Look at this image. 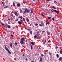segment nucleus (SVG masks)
<instances>
[{"label": "nucleus", "mask_w": 62, "mask_h": 62, "mask_svg": "<svg viewBox=\"0 0 62 62\" xmlns=\"http://www.w3.org/2000/svg\"><path fill=\"white\" fill-rule=\"evenodd\" d=\"M23 9L25 11L24 12V13H30V10L29 9H27V8L24 9Z\"/></svg>", "instance_id": "nucleus-1"}, {"label": "nucleus", "mask_w": 62, "mask_h": 62, "mask_svg": "<svg viewBox=\"0 0 62 62\" xmlns=\"http://www.w3.org/2000/svg\"><path fill=\"white\" fill-rule=\"evenodd\" d=\"M23 22V20H21L20 21H18L17 22V23H18V24H20V25H21V24H22V22Z\"/></svg>", "instance_id": "nucleus-2"}, {"label": "nucleus", "mask_w": 62, "mask_h": 62, "mask_svg": "<svg viewBox=\"0 0 62 62\" xmlns=\"http://www.w3.org/2000/svg\"><path fill=\"white\" fill-rule=\"evenodd\" d=\"M41 24H39V26H43L44 27V23H43L42 22H41Z\"/></svg>", "instance_id": "nucleus-3"}, {"label": "nucleus", "mask_w": 62, "mask_h": 62, "mask_svg": "<svg viewBox=\"0 0 62 62\" xmlns=\"http://www.w3.org/2000/svg\"><path fill=\"white\" fill-rule=\"evenodd\" d=\"M52 10H53L54 12H56V13H59V12L57 11L56 10H54V9H52Z\"/></svg>", "instance_id": "nucleus-4"}, {"label": "nucleus", "mask_w": 62, "mask_h": 62, "mask_svg": "<svg viewBox=\"0 0 62 62\" xmlns=\"http://www.w3.org/2000/svg\"><path fill=\"white\" fill-rule=\"evenodd\" d=\"M6 50H7V51H8V52L10 54H11V53L10 51H9V49H7Z\"/></svg>", "instance_id": "nucleus-5"}, {"label": "nucleus", "mask_w": 62, "mask_h": 62, "mask_svg": "<svg viewBox=\"0 0 62 62\" xmlns=\"http://www.w3.org/2000/svg\"><path fill=\"white\" fill-rule=\"evenodd\" d=\"M8 27V25L7 24H6L4 26V27L6 29Z\"/></svg>", "instance_id": "nucleus-6"}, {"label": "nucleus", "mask_w": 62, "mask_h": 62, "mask_svg": "<svg viewBox=\"0 0 62 62\" xmlns=\"http://www.w3.org/2000/svg\"><path fill=\"white\" fill-rule=\"evenodd\" d=\"M10 45L11 47V48L12 49L13 46H12V43H10Z\"/></svg>", "instance_id": "nucleus-7"}, {"label": "nucleus", "mask_w": 62, "mask_h": 62, "mask_svg": "<svg viewBox=\"0 0 62 62\" xmlns=\"http://www.w3.org/2000/svg\"><path fill=\"white\" fill-rule=\"evenodd\" d=\"M59 60H60L62 62V57H60L59 58Z\"/></svg>", "instance_id": "nucleus-8"}, {"label": "nucleus", "mask_w": 62, "mask_h": 62, "mask_svg": "<svg viewBox=\"0 0 62 62\" xmlns=\"http://www.w3.org/2000/svg\"><path fill=\"white\" fill-rule=\"evenodd\" d=\"M47 34L49 35V36L50 35V33L49 31H47Z\"/></svg>", "instance_id": "nucleus-9"}, {"label": "nucleus", "mask_w": 62, "mask_h": 62, "mask_svg": "<svg viewBox=\"0 0 62 62\" xmlns=\"http://www.w3.org/2000/svg\"><path fill=\"white\" fill-rule=\"evenodd\" d=\"M30 45L31 46V50H32V49H33V46L31 44H30Z\"/></svg>", "instance_id": "nucleus-10"}, {"label": "nucleus", "mask_w": 62, "mask_h": 62, "mask_svg": "<svg viewBox=\"0 0 62 62\" xmlns=\"http://www.w3.org/2000/svg\"><path fill=\"white\" fill-rule=\"evenodd\" d=\"M14 13L15 14V15H16V16H18V14H17V13L16 12H14Z\"/></svg>", "instance_id": "nucleus-11"}, {"label": "nucleus", "mask_w": 62, "mask_h": 62, "mask_svg": "<svg viewBox=\"0 0 62 62\" xmlns=\"http://www.w3.org/2000/svg\"><path fill=\"white\" fill-rule=\"evenodd\" d=\"M20 42L21 44H24V42H23V41H21Z\"/></svg>", "instance_id": "nucleus-12"}, {"label": "nucleus", "mask_w": 62, "mask_h": 62, "mask_svg": "<svg viewBox=\"0 0 62 62\" xmlns=\"http://www.w3.org/2000/svg\"><path fill=\"white\" fill-rule=\"evenodd\" d=\"M25 40V39H24V38H22L21 39V41H24Z\"/></svg>", "instance_id": "nucleus-13"}, {"label": "nucleus", "mask_w": 62, "mask_h": 62, "mask_svg": "<svg viewBox=\"0 0 62 62\" xmlns=\"http://www.w3.org/2000/svg\"><path fill=\"white\" fill-rule=\"evenodd\" d=\"M20 20H23V17L22 16H21L20 17Z\"/></svg>", "instance_id": "nucleus-14"}, {"label": "nucleus", "mask_w": 62, "mask_h": 62, "mask_svg": "<svg viewBox=\"0 0 62 62\" xmlns=\"http://www.w3.org/2000/svg\"><path fill=\"white\" fill-rule=\"evenodd\" d=\"M17 5L19 7H20V3H17Z\"/></svg>", "instance_id": "nucleus-15"}, {"label": "nucleus", "mask_w": 62, "mask_h": 62, "mask_svg": "<svg viewBox=\"0 0 62 62\" xmlns=\"http://www.w3.org/2000/svg\"><path fill=\"white\" fill-rule=\"evenodd\" d=\"M42 60V57H40V60L41 61Z\"/></svg>", "instance_id": "nucleus-16"}, {"label": "nucleus", "mask_w": 62, "mask_h": 62, "mask_svg": "<svg viewBox=\"0 0 62 62\" xmlns=\"http://www.w3.org/2000/svg\"><path fill=\"white\" fill-rule=\"evenodd\" d=\"M8 6H6L4 7V8L5 9V8H8Z\"/></svg>", "instance_id": "nucleus-17"}, {"label": "nucleus", "mask_w": 62, "mask_h": 62, "mask_svg": "<svg viewBox=\"0 0 62 62\" xmlns=\"http://www.w3.org/2000/svg\"><path fill=\"white\" fill-rule=\"evenodd\" d=\"M30 31V34H31V35H32V31Z\"/></svg>", "instance_id": "nucleus-18"}, {"label": "nucleus", "mask_w": 62, "mask_h": 62, "mask_svg": "<svg viewBox=\"0 0 62 62\" xmlns=\"http://www.w3.org/2000/svg\"><path fill=\"white\" fill-rule=\"evenodd\" d=\"M13 6H14L15 7L16 6V5H15V3L14 2H13Z\"/></svg>", "instance_id": "nucleus-19"}, {"label": "nucleus", "mask_w": 62, "mask_h": 62, "mask_svg": "<svg viewBox=\"0 0 62 62\" xmlns=\"http://www.w3.org/2000/svg\"><path fill=\"white\" fill-rule=\"evenodd\" d=\"M7 28H11V27H10V25H8V27Z\"/></svg>", "instance_id": "nucleus-20"}, {"label": "nucleus", "mask_w": 62, "mask_h": 62, "mask_svg": "<svg viewBox=\"0 0 62 62\" xmlns=\"http://www.w3.org/2000/svg\"><path fill=\"white\" fill-rule=\"evenodd\" d=\"M27 21V22H29V19H28V18H26V19Z\"/></svg>", "instance_id": "nucleus-21"}, {"label": "nucleus", "mask_w": 62, "mask_h": 62, "mask_svg": "<svg viewBox=\"0 0 62 62\" xmlns=\"http://www.w3.org/2000/svg\"><path fill=\"white\" fill-rule=\"evenodd\" d=\"M47 13H49V12H50V10H47Z\"/></svg>", "instance_id": "nucleus-22"}, {"label": "nucleus", "mask_w": 62, "mask_h": 62, "mask_svg": "<svg viewBox=\"0 0 62 62\" xmlns=\"http://www.w3.org/2000/svg\"><path fill=\"white\" fill-rule=\"evenodd\" d=\"M31 43L32 45H35V44H34V43H33V42H31Z\"/></svg>", "instance_id": "nucleus-23"}, {"label": "nucleus", "mask_w": 62, "mask_h": 62, "mask_svg": "<svg viewBox=\"0 0 62 62\" xmlns=\"http://www.w3.org/2000/svg\"><path fill=\"white\" fill-rule=\"evenodd\" d=\"M52 8H54V9H56V8H55V7H54V6H53L52 7Z\"/></svg>", "instance_id": "nucleus-24"}, {"label": "nucleus", "mask_w": 62, "mask_h": 62, "mask_svg": "<svg viewBox=\"0 0 62 62\" xmlns=\"http://www.w3.org/2000/svg\"><path fill=\"white\" fill-rule=\"evenodd\" d=\"M54 3L55 4H56V3H57V2L55 1H54Z\"/></svg>", "instance_id": "nucleus-25"}, {"label": "nucleus", "mask_w": 62, "mask_h": 62, "mask_svg": "<svg viewBox=\"0 0 62 62\" xmlns=\"http://www.w3.org/2000/svg\"><path fill=\"white\" fill-rule=\"evenodd\" d=\"M59 55H58V54H57V58H58L59 57Z\"/></svg>", "instance_id": "nucleus-26"}, {"label": "nucleus", "mask_w": 62, "mask_h": 62, "mask_svg": "<svg viewBox=\"0 0 62 62\" xmlns=\"http://www.w3.org/2000/svg\"><path fill=\"white\" fill-rule=\"evenodd\" d=\"M55 47L56 49H57V48H58V47H57V46H55Z\"/></svg>", "instance_id": "nucleus-27"}, {"label": "nucleus", "mask_w": 62, "mask_h": 62, "mask_svg": "<svg viewBox=\"0 0 62 62\" xmlns=\"http://www.w3.org/2000/svg\"><path fill=\"white\" fill-rule=\"evenodd\" d=\"M33 10L32 9H31V13H33Z\"/></svg>", "instance_id": "nucleus-28"}, {"label": "nucleus", "mask_w": 62, "mask_h": 62, "mask_svg": "<svg viewBox=\"0 0 62 62\" xmlns=\"http://www.w3.org/2000/svg\"><path fill=\"white\" fill-rule=\"evenodd\" d=\"M41 55L42 57H43V56H44V55H43L42 54H41Z\"/></svg>", "instance_id": "nucleus-29"}, {"label": "nucleus", "mask_w": 62, "mask_h": 62, "mask_svg": "<svg viewBox=\"0 0 62 62\" xmlns=\"http://www.w3.org/2000/svg\"><path fill=\"white\" fill-rule=\"evenodd\" d=\"M37 35H35L34 36V39H35V38H37Z\"/></svg>", "instance_id": "nucleus-30"}, {"label": "nucleus", "mask_w": 62, "mask_h": 62, "mask_svg": "<svg viewBox=\"0 0 62 62\" xmlns=\"http://www.w3.org/2000/svg\"><path fill=\"white\" fill-rule=\"evenodd\" d=\"M4 46L5 47L6 50L7 49H8V48H7V47H6V45H4Z\"/></svg>", "instance_id": "nucleus-31"}, {"label": "nucleus", "mask_w": 62, "mask_h": 62, "mask_svg": "<svg viewBox=\"0 0 62 62\" xmlns=\"http://www.w3.org/2000/svg\"><path fill=\"white\" fill-rule=\"evenodd\" d=\"M23 21H25V19L24 18H23Z\"/></svg>", "instance_id": "nucleus-32"}, {"label": "nucleus", "mask_w": 62, "mask_h": 62, "mask_svg": "<svg viewBox=\"0 0 62 62\" xmlns=\"http://www.w3.org/2000/svg\"><path fill=\"white\" fill-rule=\"evenodd\" d=\"M41 32L42 33H44V32H45V31H42Z\"/></svg>", "instance_id": "nucleus-33"}, {"label": "nucleus", "mask_w": 62, "mask_h": 62, "mask_svg": "<svg viewBox=\"0 0 62 62\" xmlns=\"http://www.w3.org/2000/svg\"><path fill=\"white\" fill-rule=\"evenodd\" d=\"M41 15L43 17H44V15L43 14H41Z\"/></svg>", "instance_id": "nucleus-34"}, {"label": "nucleus", "mask_w": 62, "mask_h": 62, "mask_svg": "<svg viewBox=\"0 0 62 62\" xmlns=\"http://www.w3.org/2000/svg\"><path fill=\"white\" fill-rule=\"evenodd\" d=\"M24 25L25 29L26 30V29H27V28H26V27L25 26V25L24 24Z\"/></svg>", "instance_id": "nucleus-35"}, {"label": "nucleus", "mask_w": 62, "mask_h": 62, "mask_svg": "<svg viewBox=\"0 0 62 62\" xmlns=\"http://www.w3.org/2000/svg\"><path fill=\"white\" fill-rule=\"evenodd\" d=\"M60 54H62V51L60 50Z\"/></svg>", "instance_id": "nucleus-36"}, {"label": "nucleus", "mask_w": 62, "mask_h": 62, "mask_svg": "<svg viewBox=\"0 0 62 62\" xmlns=\"http://www.w3.org/2000/svg\"><path fill=\"white\" fill-rule=\"evenodd\" d=\"M20 13H22V10L21 9H20Z\"/></svg>", "instance_id": "nucleus-37"}, {"label": "nucleus", "mask_w": 62, "mask_h": 62, "mask_svg": "<svg viewBox=\"0 0 62 62\" xmlns=\"http://www.w3.org/2000/svg\"><path fill=\"white\" fill-rule=\"evenodd\" d=\"M44 41H45V43H46L47 42V40H44Z\"/></svg>", "instance_id": "nucleus-38"}, {"label": "nucleus", "mask_w": 62, "mask_h": 62, "mask_svg": "<svg viewBox=\"0 0 62 62\" xmlns=\"http://www.w3.org/2000/svg\"><path fill=\"white\" fill-rule=\"evenodd\" d=\"M46 22H47L46 23H47L48 24H50V23H49L48 22H47V21H46Z\"/></svg>", "instance_id": "nucleus-39"}, {"label": "nucleus", "mask_w": 62, "mask_h": 62, "mask_svg": "<svg viewBox=\"0 0 62 62\" xmlns=\"http://www.w3.org/2000/svg\"><path fill=\"white\" fill-rule=\"evenodd\" d=\"M42 10L43 11H44V9L43 8H42Z\"/></svg>", "instance_id": "nucleus-40"}, {"label": "nucleus", "mask_w": 62, "mask_h": 62, "mask_svg": "<svg viewBox=\"0 0 62 62\" xmlns=\"http://www.w3.org/2000/svg\"><path fill=\"white\" fill-rule=\"evenodd\" d=\"M51 18V17H49L48 18V19H50Z\"/></svg>", "instance_id": "nucleus-41"}, {"label": "nucleus", "mask_w": 62, "mask_h": 62, "mask_svg": "<svg viewBox=\"0 0 62 62\" xmlns=\"http://www.w3.org/2000/svg\"><path fill=\"white\" fill-rule=\"evenodd\" d=\"M15 44H16V45H17V43L16 42H15Z\"/></svg>", "instance_id": "nucleus-42"}, {"label": "nucleus", "mask_w": 62, "mask_h": 62, "mask_svg": "<svg viewBox=\"0 0 62 62\" xmlns=\"http://www.w3.org/2000/svg\"><path fill=\"white\" fill-rule=\"evenodd\" d=\"M37 34H39V33L40 32L39 31H38L37 32Z\"/></svg>", "instance_id": "nucleus-43"}, {"label": "nucleus", "mask_w": 62, "mask_h": 62, "mask_svg": "<svg viewBox=\"0 0 62 62\" xmlns=\"http://www.w3.org/2000/svg\"><path fill=\"white\" fill-rule=\"evenodd\" d=\"M1 24H2V26H4V25H5V24H4L2 23H1Z\"/></svg>", "instance_id": "nucleus-44"}, {"label": "nucleus", "mask_w": 62, "mask_h": 62, "mask_svg": "<svg viewBox=\"0 0 62 62\" xmlns=\"http://www.w3.org/2000/svg\"><path fill=\"white\" fill-rule=\"evenodd\" d=\"M18 21V19H17V20L15 21V22H17V21Z\"/></svg>", "instance_id": "nucleus-45"}, {"label": "nucleus", "mask_w": 62, "mask_h": 62, "mask_svg": "<svg viewBox=\"0 0 62 62\" xmlns=\"http://www.w3.org/2000/svg\"><path fill=\"white\" fill-rule=\"evenodd\" d=\"M49 55H51V52H49Z\"/></svg>", "instance_id": "nucleus-46"}, {"label": "nucleus", "mask_w": 62, "mask_h": 62, "mask_svg": "<svg viewBox=\"0 0 62 62\" xmlns=\"http://www.w3.org/2000/svg\"><path fill=\"white\" fill-rule=\"evenodd\" d=\"M46 1H50V0H45Z\"/></svg>", "instance_id": "nucleus-47"}, {"label": "nucleus", "mask_w": 62, "mask_h": 62, "mask_svg": "<svg viewBox=\"0 0 62 62\" xmlns=\"http://www.w3.org/2000/svg\"><path fill=\"white\" fill-rule=\"evenodd\" d=\"M38 24L37 23L35 24V25L36 26H38Z\"/></svg>", "instance_id": "nucleus-48"}, {"label": "nucleus", "mask_w": 62, "mask_h": 62, "mask_svg": "<svg viewBox=\"0 0 62 62\" xmlns=\"http://www.w3.org/2000/svg\"><path fill=\"white\" fill-rule=\"evenodd\" d=\"M37 39H41V38L40 37H37Z\"/></svg>", "instance_id": "nucleus-49"}, {"label": "nucleus", "mask_w": 62, "mask_h": 62, "mask_svg": "<svg viewBox=\"0 0 62 62\" xmlns=\"http://www.w3.org/2000/svg\"><path fill=\"white\" fill-rule=\"evenodd\" d=\"M52 20L53 21H54V18H52Z\"/></svg>", "instance_id": "nucleus-50"}, {"label": "nucleus", "mask_w": 62, "mask_h": 62, "mask_svg": "<svg viewBox=\"0 0 62 62\" xmlns=\"http://www.w3.org/2000/svg\"><path fill=\"white\" fill-rule=\"evenodd\" d=\"M27 60V58H26V62Z\"/></svg>", "instance_id": "nucleus-51"}, {"label": "nucleus", "mask_w": 62, "mask_h": 62, "mask_svg": "<svg viewBox=\"0 0 62 62\" xmlns=\"http://www.w3.org/2000/svg\"><path fill=\"white\" fill-rule=\"evenodd\" d=\"M2 23L1 22V20H0V23H1V24H2Z\"/></svg>", "instance_id": "nucleus-52"}, {"label": "nucleus", "mask_w": 62, "mask_h": 62, "mask_svg": "<svg viewBox=\"0 0 62 62\" xmlns=\"http://www.w3.org/2000/svg\"><path fill=\"white\" fill-rule=\"evenodd\" d=\"M27 29V30H28V31H29V29Z\"/></svg>", "instance_id": "nucleus-53"}, {"label": "nucleus", "mask_w": 62, "mask_h": 62, "mask_svg": "<svg viewBox=\"0 0 62 62\" xmlns=\"http://www.w3.org/2000/svg\"><path fill=\"white\" fill-rule=\"evenodd\" d=\"M5 3H4L3 4V6H5Z\"/></svg>", "instance_id": "nucleus-54"}, {"label": "nucleus", "mask_w": 62, "mask_h": 62, "mask_svg": "<svg viewBox=\"0 0 62 62\" xmlns=\"http://www.w3.org/2000/svg\"><path fill=\"white\" fill-rule=\"evenodd\" d=\"M43 44L45 45V42H43Z\"/></svg>", "instance_id": "nucleus-55"}, {"label": "nucleus", "mask_w": 62, "mask_h": 62, "mask_svg": "<svg viewBox=\"0 0 62 62\" xmlns=\"http://www.w3.org/2000/svg\"><path fill=\"white\" fill-rule=\"evenodd\" d=\"M39 35H40V34H39L37 35V36H39Z\"/></svg>", "instance_id": "nucleus-56"}, {"label": "nucleus", "mask_w": 62, "mask_h": 62, "mask_svg": "<svg viewBox=\"0 0 62 62\" xmlns=\"http://www.w3.org/2000/svg\"><path fill=\"white\" fill-rule=\"evenodd\" d=\"M59 45H60V44H58V46H59Z\"/></svg>", "instance_id": "nucleus-57"}, {"label": "nucleus", "mask_w": 62, "mask_h": 62, "mask_svg": "<svg viewBox=\"0 0 62 62\" xmlns=\"http://www.w3.org/2000/svg\"><path fill=\"white\" fill-rule=\"evenodd\" d=\"M11 37H13V35H11Z\"/></svg>", "instance_id": "nucleus-58"}, {"label": "nucleus", "mask_w": 62, "mask_h": 62, "mask_svg": "<svg viewBox=\"0 0 62 62\" xmlns=\"http://www.w3.org/2000/svg\"><path fill=\"white\" fill-rule=\"evenodd\" d=\"M51 10V11H52V12H53V11H52V10Z\"/></svg>", "instance_id": "nucleus-59"}, {"label": "nucleus", "mask_w": 62, "mask_h": 62, "mask_svg": "<svg viewBox=\"0 0 62 62\" xmlns=\"http://www.w3.org/2000/svg\"><path fill=\"white\" fill-rule=\"evenodd\" d=\"M46 25H47V26L48 25V24L47 23H46Z\"/></svg>", "instance_id": "nucleus-60"}, {"label": "nucleus", "mask_w": 62, "mask_h": 62, "mask_svg": "<svg viewBox=\"0 0 62 62\" xmlns=\"http://www.w3.org/2000/svg\"><path fill=\"white\" fill-rule=\"evenodd\" d=\"M50 40H49V41H48V42H50Z\"/></svg>", "instance_id": "nucleus-61"}, {"label": "nucleus", "mask_w": 62, "mask_h": 62, "mask_svg": "<svg viewBox=\"0 0 62 62\" xmlns=\"http://www.w3.org/2000/svg\"><path fill=\"white\" fill-rule=\"evenodd\" d=\"M13 16V14H11V16Z\"/></svg>", "instance_id": "nucleus-62"}, {"label": "nucleus", "mask_w": 62, "mask_h": 62, "mask_svg": "<svg viewBox=\"0 0 62 62\" xmlns=\"http://www.w3.org/2000/svg\"><path fill=\"white\" fill-rule=\"evenodd\" d=\"M23 56H24V54H23Z\"/></svg>", "instance_id": "nucleus-63"}, {"label": "nucleus", "mask_w": 62, "mask_h": 62, "mask_svg": "<svg viewBox=\"0 0 62 62\" xmlns=\"http://www.w3.org/2000/svg\"><path fill=\"white\" fill-rule=\"evenodd\" d=\"M8 20H9V21H10V19H8Z\"/></svg>", "instance_id": "nucleus-64"}]
</instances>
